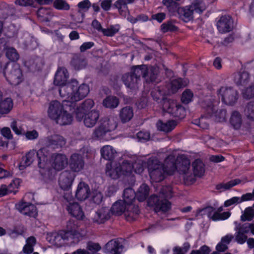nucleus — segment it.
<instances>
[{
    "mask_svg": "<svg viewBox=\"0 0 254 254\" xmlns=\"http://www.w3.org/2000/svg\"><path fill=\"white\" fill-rule=\"evenodd\" d=\"M147 164V162L142 160H138L136 161L133 165V169L134 172L137 174H141L142 173L144 169V166Z\"/></svg>",
    "mask_w": 254,
    "mask_h": 254,
    "instance_id": "60",
    "label": "nucleus"
},
{
    "mask_svg": "<svg viewBox=\"0 0 254 254\" xmlns=\"http://www.w3.org/2000/svg\"><path fill=\"white\" fill-rule=\"evenodd\" d=\"M108 133H109V132L106 131L103 127H101V126L99 125V126L94 130L93 136L98 139L108 140L110 139V137L107 136Z\"/></svg>",
    "mask_w": 254,
    "mask_h": 254,
    "instance_id": "50",
    "label": "nucleus"
},
{
    "mask_svg": "<svg viewBox=\"0 0 254 254\" xmlns=\"http://www.w3.org/2000/svg\"><path fill=\"white\" fill-rule=\"evenodd\" d=\"M13 107V102L10 98H6L0 100V114H8Z\"/></svg>",
    "mask_w": 254,
    "mask_h": 254,
    "instance_id": "32",
    "label": "nucleus"
},
{
    "mask_svg": "<svg viewBox=\"0 0 254 254\" xmlns=\"http://www.w3.org/2000/svg\"><path fill=\"white\" fill-rule=\"evenodd\" d=\"M215 211V208L210 206L206 207L201 210L202 215H205L207 216L208 218L212 220V217Z\"/></svg>",
    "mask_w": 254,
    "mask_h": 254,
    "instance_id": "62",
    "label": "nucleus"
},
{
    "mask_svg": "<svg viewBox=\"0 0 254 254\" xmlns=\"http://www.w3.org/2000/svg\"><path fill=\"white\" fill-rule=\"evenodd\" d=\"M162 108L163 111L167 112L174 117L182 118L185 116V109L174 100H163Z\"/></svg>",
    "mask_w": 254,
    "mask_h": 254,
    "instance_id": "11",
    "label": "nucleus"
},
{
    "mask_svg": "<svg viewBox=\"0 0 254 254\" xmlns=\"http://www.w3.org/2000/svg\"><path fill=\"white\" fill-rule=\"evenodd\" d=\"M177 125V122L174 120H170L166 123H163L161 121H159L156 123V127L159 130L168 132L174 129Z\"/></svg>",
    "mask_w": 254,
    "mask_h": 254,
    "instance_id": "30",
    "label": "nucleus"
},
{
    "mask_svg": "<svg viewBox=\"0 0 254 254\" xmlns=\"http://www.w3.org/2000/svg\"><path fill=\"white\" fill-rule=\"evenodd\" d=\"M94 106V102L92 99H87L79 106L75 109L74 107L71 108V112H74L75 118L78 121H81L86 112L89 111Z\"/></svg>",
    "mask_w": 254,
    "mask_h": 254,
    "instance_id": "16",
    "label": "nucleus"
},
{
    "mask_svg": "<svg viewBox=\"0 0 254 254\" xmlns=\"http://www.w3.org/2000/svg\"><path fill=\"white\" fill-rule=\"evenodd\" d=\"M229 123L234 129H240L243 124V118L241 113L236 110L232 111L230 114Z\"/></svg>",
    "mask_w": 254,
    "mask_h": 254,
    "instance_id": "25",
    "label": "nucleus"
},
{
    "mask_svg": "<svg viewBox=\"0 0 254 254\" xmlns=\"http://www.w3.org/2000/svg\"><path fill=\"white\" fill-rule=\"evenodd\" d=\"M172 188L170 186L162 187L158 195L154 194L150 197L148 204L154 207L156 212H167L171 209V203L167 199L172 196Z\"/></svg>",
    "mask_w": 254,
    "mask_h": 254,
    "instance_id": "5",
    "label": "nucleus"
},
{
    "mask_svg": "<svg viewBox=\"0 0 254 254\" xmlns=\"http://www.w3.org/2000/svg\"><path fill=\"white\" fill-rule=\"evenodd\" d=\"M121 171L118 164L114 166H112L111 163H107L106 166V174L113 179H117L121 176Z\"/></svg>",
    "mask_w": 254,
    "mask_h": 254,
    "instance_id": "29",
    "label": "nucleus"
},
{
    "mask_svg": "<svg viewBox=\"0 0 254 254\" xmlns=\"http://www.w3.org/2000/svg\"><path fill=\"white\" fill-rule=\"evenodd\" d=\"M91 193L89 185L85 182H80L77 185L75 191V197L80 201H84L87 199Z\"/></svg>",
    "mask_w": 254,
    "mask_h": 254,
    "instance_id": "23",
    "label": "nucleus"
},
{
    "mask_svg": "<svg viewBox=\"0 0 254 254\" xmlns=\"http://www.w3.org/2000/svg\"><path fill=\"white\" fill-rule=\"evenodd\" d=\"M84 124L88 127H93L97 123L100 116L99 112L93 110L84 115Z\"/></svg>",
    "mask_w": 254,
    "mask_h": 254,
    "instance_id": "26",
    "label": "nucleus"
},
{
    "mask_svg": "<svg viewBox=\"0 0 254 254\" xmlns=\"http://www.w3.org/2000/svg\"><path fill=\"white\" fill-rule=\"evenodd\" d=\"M102 157L106 160H112L116 157L117 151L110 145H105L101 149Z\"/></svg>",
    "mask_w": 254,
    "mask_h": 254,
    "instance_id": "36",
    "label": "nucleus"
},
{
    "mask_svg": "<svg viewBox=\"0 0 254 254\" xmlns=\"http://www.w3.org/2000/svg\"><path fill=\"white\" fill-rule=\"evenodd\" d=\"M10 126L13 132L17 135L24 134L25 133V125L19 120H13Z\"/></svg>",
    "mask_w": 254,
    "mask_h": 254,
    "instance_id": "46",
    "label": "nucleus"
},
{
    "mask_svg": "<svg viewBox=\"0 0 254 254\" xmlns=\"http://www.w3.org/2000/svg\"><path fill=\"white\" fill-rule=\"evenodd\" d=\"M54 6L59 10H67L70 8L69 5L64 0H56L54 2Z\"/></svg>",
    "mask_w": 254,
    "mask_h": 254,
    "instance_id": "59",
    "label": "nucleus"
},
{
    "mask_svg": "<svg viewBox=\"0 0 254 254\" xmlns=\"http://www.w3.org/2000/svg\"><path fill=\"white\" fill-rule=\"evenodd\" d=\"M50 152L46 147H42L37 151L36 150H30L22 157V161L19 166L20 169L30 166L36 158L38 159V165L39 168L44 171H49L50 168L48 163V157Z\"/></svg>",
    "mask_w": 254,
    "mask_h": 254,
    "instance_id": "3",
    "label": "nucleus"
},
{
    "mask_svg": "<svg viewBox=\"0 0 254 254\" xmlns=\"http://www.w3.org/2000/svg\"><path fill=\"white\" fill-rule=\"evenodd\" d=\"M133 116V111L131 107L126 106L123 108L120 112V118L123 123L129 121Z\"/></svg>",
    "mask_w": 254,
    "mask_h": 254,
    "instance_id": "37",
    "label": "nucleus"
},
{
    "mask_svg": "<svg viewBox=\"0 0 254 254\" xmlns=\"http://www.w3.org/2000/svg\"><path fill=\"white\" fill-rule=\"evenodd\" d=\"M135 73L137 75L142 76L148 83H158L160 80L159 78V70L157 66L137 65L135 66Z\"/></svg>",
    "mask_w": 254,
    "mask_h": 254,
    "instance_id": "9",
    "label": "nucleus"
},
{
    "mask_svg": "<svg viewBox=\"0 0 254 254\" xmlns=\"http://www.w3.org/2000/svg\"><path fill=\"white\" fill-rule=\"evenodd\" d=\"M43 144L46 146H52L58 148L65 144L64 137L58 134H53L44 138L42 140Z\"/></svg>",
    "mask_w": 254,
    "mask_h": 254,
    "instance_id": "19",
    "label": "nucleus"
},
{
    "mask_svg": "<svg viewBox=\"0 0 254 254\" xmlns=\"http://www.w3.org/2000/svg\"><path fill=\"white\" fill-rule=\"evenodd\" d=\"M139 211L138 207L136 205H130L127 206L125 213L126 219L129 222L135 220L138 217Z\"/></svg>",
    "mask_w": 254,
    "mask_h": 254,
    "instance_id": "28",
    "label": "nucleus"
},
{
    "mask_svg": "<svg viewBox=\"0 0 254 254\" xmlns=\"http://www.w3.org/2000/svg\"><path fill=\"white\" fill-rule=\"evenodd\" d=\"M68 239V233L64 231L51 233L47 234V241L52 245L61 247L64 245L65 241Z\"/></svg>",
    "mask_w": 254,
    "mask_h": 254,
    "instance_id": "13",
    "label": "nucleus"
},
{
    "mask_svg": "<svg viewBox=\"0 0 254 254\" xmlns=\"http://www.w3.org/2000/svg\"><path fill=\"white\" fill-rule=\"evenodd\" d=\"M135 66L131 69L130 73H127L122 76V79L126 86L132 90L138 88L141 75H137L135 73Z\"/></svg>",
    "mask_w": 254,
    "mask_h": 254,
    "instance_id": "15",
    "label": "nucleus"
},
{
    "mask_svg": "<svg viewBox=\"0 0 254 254\" xmlns=\"http://www.w3.org/2000/svg\"><path fill=\"white\" fill-rule=\"evenodd\" d=\"M149 192V187L146 184H142L140 186L136 193V197L139 201H143L148 197Z\"/></svg>",
    "mask_w": 254,
    "mask_h": 254,
    "instance_id": "45",
    "label": "nucleus"
},
{
    "mask_svg": "<svg viewBox=\"0 0 254 254\" xmlns=\"http://www.w3.org/2000/svg\"><path fill=\"white\" fill-rule=\"evenodd\" d=\"M16 209L21 213L35 218L38 214L36 206L29 202H20L15 204Z\"/></svg>",
    "mask_w": 254,
    "mask_h": 254,
    "instance_id": "18",
    "label": "nucleus"
},
{
    "mask_svg": "<svg viewBox=\"0 0 254 254\" xmlns=\"http://www.w3.org/2000/svg\"><path fill=\"white\" fill-rule=\"evenodd\" d=\"M247 233V230L243 225L237 230L235 236V241L239 244H244L248 239L246 235Z\"/></svg>",
    "mask_w": 254,
    "mask_h": 254,
    "instance_id": "42",
    "label": "nucleus"
},
{
    "mask_svg": "<svg viewBox=\"0 0 254 254\" xmlns=\"http://www.w3.org/2000/svg\"><path fill=\"white\" fill-rule=\"evenodd\" d=\"M68 77L67 70L63 67H59L55 74L54 83L56 85L61 87L64 86L67 83L66 82Z\"/></svg>",
    "mask_w": 254,
    "mask_h": 254,
    "instance_id": "24",
    "label": "nucleus"
},
{
    "mask_svg": "<svg viewBox=\"0 0 254 254\" xmlns=\"http://www.w3.org/2000/svg\"><path fill=\"white\" fill-rule=\"evenodd\" d=\"M75 176L68 171H64L61 173L59 178V184L60 187L64 190L70 188L74 180Z\"/></svg>",
    "mask_w": 254,
    "mask_h": 254,
    "instance_id": "21",
    "label": "nucleus"
},
{
    "mask_svg": "<svg viewBox=\"0 0 254 254\" xmlns=\"http://www.w3.org/2000/svg\"><path fill=\"white\" fill-rule=\"evenodd\" d=\"M86 248L88 251L94 254L100 251L101 247L98 243L89 242L87 244Z\"/></svg>",
    "mask_w": 254,
    "mask_h": 254,
    "instance_id": "64",
    "label": "nucleus"
},
{
    "mask_svg": "<svg viewBox=\"0 0 254 254\" xmlns=\"http://www.w3.org/2000/svg\"><path fill=\"white\" fill-rule=\"evenodd\" d=\"M134 0H117L114 4L115 6L119 9V11L121 12V9L122 7L127 9V4L131 3L134 1Z\"/></svg>",
    "mask_w": 254,
    "mask_h": 254,
    "instance_id": "61",
    "label": "nucleus"
},
{
    "mask_svg": "<svg viewBox=\"0 0 254 254\" xmlns=\"http://www.w3.org/2000/svg\"><path fill=\"white\" fill-rule=\"evenodd\" d=\"M120 29V26L119 24L110 25L107 28H104L102 33L104 36L112 37L119 31Z\"/></svg>",
    "mask_w": 254,
    "mask_h": 254,
    "instance_id": "52",
    "label": "nucleus"
},
{
    "mask_svg": "<svg viewBox=\"0 0 254 254\" xmlns=\"http://www.w3.org/2000/svg\"><path fill=\"white\" fill-rule=\"evenodd\" d=\"M244 113L248 120L254 121V101L249 102L246 105Z\"/></svg>",
    "mask_w": 254,
    "mask_h": 254,
    "instance_id": "49",
    "label": "nucleus"
},
{
    "mask_svg": "<svg viewBox=\"0 0 254 254\" xmlns=\"http://www.w3.org/2000/svg\"><path fill=\"white\" fill-rule=\"evenodd\" d=\"M71 64L75 69L79 70L84 68L86 66L87 62L83 58L76 56L72 60Z\"/></svg>",
    "mask_w": 254,
    "mask_h": 254,
    "instance_id": "51",
    "label": "nucleus"
},
{
    "mask_svg": "<svg viewBox=\"0 0 254 254\" xmlns=\"http://www.w3.org/2000/svg\"><path fill=\"white\" fill-rule=\"evenodd\" d=\"M190 160L184 155L178 156L176 159L173 155H169L165 159V165L168 175H172L176 170L184 175L185 183L188 184L193 183L195 179L194 176L190 173Z\"/></svg>",
    "mask_w": 254,
    "mask_h": 254,
    "instance_id": "2",
    "label": "nucleus"
},
{
    "mask_svg": "<svg viewBox=\"0 0 254 254\" xmlns=\"http://www.w3.org/2000/svg\"><path fill=\"white\" fill-rule=\"evenodd\" d=\"M203 108H206V112L210 116L214 115L215 120L218 122L225 121L226 118V110L220 109L216 110V106L210 100L206 101L202 104Z\"/></svg>",
    "mask_w": 254,
    "mask_h": 254,
    "instance_id": "12",
    "label": "nucleus"
},
{
    "mask_svg": "<svg viewBox=\"0 0 254 254\" xmlns=\"http://www.w3.org/2000/svg\"><path fill=\"white\" fill-rule=\"evenodd\" d=\"M194 177H201L205 172L204 164L200 159L195 160L192 164Z\"/></svg>",
    "mask_w": 254,
    "mask_h": 254,
    "instance_id": "35",
    "label": "nucleus"
},
{
    "mask_svg": "<svg viewBox=\"0 0 254 254\" xmlns=\"http://www.w3.org/2000/svg\"><path fill=\"white\" fill-rule=\"evenodd\" d=\"M50 163L55 170L61 171L67 166L68 158L64 154L54 153L50 157Z\"/></svg>",
    "mask_w": 254,
    "mask_h": 254,
    "instance_id": "14",
    "label": "nucleus"
},
{
    "mask_svg": "<svg viewBox=\"0 0 254 254\" xmlns=\"http://www.w3.org/2000/svg\"><path fill=\"white\" fill-rule=\"evenodd\" d=\"M110 217L109 209L107 208H103L96 212L94 220L98 224H102L109 219Z\"/></svg>",
    "mask_w": 254,
    "mask_h": 254,
    "instance_id": "34",
    "label": "nucleus"
},
{
    "mask_svg": "<svg viewBox=\"0 0 254 254\" xmlns=\"http://www.w3.org/2000/svg\"><path fill=\"white\" fill-rule=\"evenodd\" d=\"M101 127H103L106 131L110 132L114 130L117 127V123L113 117H104L101 120Z\"/></svg>",
    "mask_w": 254,
    "mask_h": 254,
    "instance_id": "27",
    "label": "nucleus"
},
{
    "mask_svg": "<svg viewBox=\"0 0 254 254\" xmlns=\"http://www.w3.org/2000/svg\"><path fill=\"white\" fill-rule=\"evenodd\" d=\"M187 80L181 78L172 80L170 82V90L172 93H176L180 88L184 87L188 84Z\"/></svg>",
    "mask_w": 254,
    "mask_h": 254,
    "instance_id": "39",
    "label": "nucleus"
},
{
    "mask_svg": "<svg viewBox=\"0 0 254 254\" xmlns=\"http://www.w3.org/2000/svg\"><path fill=\"white\" fill-rule=\"evenodd\" d=\"M205 8L206 6L203 2L198 1L189 6L180 8L178 9V15L184 22H188L193 19L194 12L201 13Z\"/></svg>",
    "mask_w": 254,
    "mask_h": 254,
    "instance_id": "8",
    "label": "nucleus"
},
{
    "mask_svg": "<svg viewBox=\"0 0 254 254\" xmlns=\"http://www.w3.org/2000/svg\"><path fill=\"white\" fill-rule=\"evenodd\" d=\"M254 218V209L252 207L246 208L241 216L242 221H250Z\"/></svg>",
    "mask_w": 254,
    "mask_h": 254,
    "instance_id": "53",
    "label": "nucleus"
},
{
    "mask_svg": "<svg viewBox=\"0 0 254 254\" xmlns=\"http://www.w3.org/2000/svg\"><path fill=\"white\" fill-rule=\"evenodd\" d=\"M6 56L11 61H16L19 58V54L16 50L12 47L6 49Z\"/></svg>",
    "mask_w": 254,
    "mask_h": 254,
    "instance_id": "55",
    "label": "nucleus"
},
{
    "mask_svg": "<svg viewBox=\"0 0 254 254\" xmlns=\"http://www.w3.org/2000/svg\"><path fill=\"white\" fill-rule=\"evenodd\" d=\"M217 95L222 102L228 105H233L238 99L236 89L229 86H222L217 90Z\"/></svg>",
    "mask_w": 254,
    "mask_h": 254,
    "instance_id": "10",
    "label": "nucleus"
},
{
    "mask_svg": "<svg viewBox=\"0 0 254 254\" xmlns=\"http://www.w3.org/2000/svg\"><path fill=\"white\" fill-rule=\"evenodd\" d=\"M71 224L69 222L67 225L68 230L67 231L68 233V236H72L73 239H77L79 240L80 238H83L86 235V230L84 229L79 228L77 226H74L73 227L69 228V226Z\"/></svg>",
    "mask_w": 254,
    "mask_h": 254,
    "instance_id": "33",
    "label": "nucleus"
},
{
    "mask_svg": "<svg viewBox=\"0 0 254 254\" xmlns=\"http://www.w3.org/2000/svg\"><path fill=\"white\" fill-rule=\"evenodd\" d=\"M243 96L246 99H251L254 97V85H252L245 89L243 91Z\"/></svg>",
    "mask_w": 254,
    "mask_h": 254,
    "instance_id": "63",
    "label": "nucleus"
},
{
    "mask_svg": "<svg viewBox=\"0 0 254 254\" xmlns=\"http://www.w3.org/2000/svg\"><path fill=\"white\" fill-rule=\"evenodd\" d=\"M217 28L221 33L231 31L233 28V21L229 15H224L220 17L217 23Z\"/></svg>",
    "mask_w": 254,
    "mask_h": 254,
    "instance_id": "20",
    "label": "nucleus"
},
{
    "mask_svg": "<svg viewBox=\"0 0 254 254\" xmlns=\"http://www.w3.org/2000/svg\"><path fill=\"white\" fill-rule=\"evenodd\" d=\"M127 207V205L123 200H119L114 203L112 208L111 211L113 213L116 215H121L125 211Z\"/></svg>",
    "mask_w": 254,
    "mask_h": 254,
    "instance_id": "40",
    "label": "nucleus"
},
{
    "mask_svg": "<svg viewBox=\"0 0 254 254\" xmlns=\"http://www.w3.org/2000/svg\"><path fill=\"white\" fill-rule=\"evenodd\" d=\"M19 183V180L16 179L15 180H12V182H11L8 186V188L5 185H2L0 187V197L4 196L7 194L11 190H10L11 188L13 187V185H15L16 183Z\"/></svg>",
    "mask_w": 254,
    "mask_h": 254,
    "instance_id": "57",
    "label": "nucleus"
},
{
    "mask_svg": "<svg viewBox=\"0 0 254 254\" xmlns=\"http://www.w3.org/2000/svg\"><path fill=\"white\" fill-rule=\"evenodd\" d=\"M249 80L250 75L248 72H240L234 75V81L237 85H245Z\"/></svg>",
    "mask_w": 254,
    "mask_h": 254,
    "instance_id": "38",
    "label": "nucleus"
},
{
    "mask_svg": "<svg viewBox=\"0 0 254 254\" xmlns=\"http://www.w3.org/2000/svg\"><path fill=\"white\" fill-rule=\"evenodd\" d=\"M118 164L121 172V176H127L132 173L133 167V164L128 161H124L122 164L120 163Z\"/></svg>",
    "mask_w": 254,
    "mask_h": 254,
    "instance_id": "47",
    "label": "nucleus"
},
{
    "mask_svg": "<svg viewBox=\"0 0 254 254\" xmlns=\"http://www.w3.org/2000/svg\"><path fill=\"white\" fill-rule=\"evenodd\" d=\"M136 193L131 188H127L124 190L123 193V201L128 206L133 205L132 202L135 199Z\"/></svg>",
    "mask_w": 254,
    "mask_h": 254,
    "instance_id": "44",
    "label": "nucleus"
},
{
    "mask_svg": "<svg viewBox=\"0 0 254 254\" xmlns=\"http://www.w3.org/2000/svg\"><path fill=\"white\" fill-rule=\"evenodd\" d=\"M69 165L72 172L78 173L81 171L85 166L83 157L79 153L72 154L69 158Z\"/></svg>",
    "mask_w": 254,
    "mask_h": 254,
    "instance_id": "17",
    "label": "nucleus"
},
{
    "mask_svg": "<svg viewBox=\"0 0 254 254\" xmlns=\"http://www.w3.org/2000/svg\"><path fill=\"white\" fill-rule=\"evenodd\" d=\"M122 248V246L115 240L110 241L105 246L106 253L109 254H121L119 250Z\"/></svg>",
    "mask_w": 254,
    "mask_h": 254,
    "instance_id": "31",
    "label": "nucleus"
},
{
    "mask_svg": "<svg viewBox=\"0 0 254 254\" xmlns=\"http://www.w3.org/2000/svg\"><path fill=\"white\" fill-rule=\"evenodd\" d=\"M240 183L241 180L239 179L232 180L227 183H222L218 184L216 186V189L221 190H229L233 187L240 184Z\"/></svg>",
    "mask_w": 254,
    "mask_h": 254,
    "instance_id": "48",
    "label": "nucleus"
},
{
    "mask_svg": "<svg viewBox=\"0 0 254 254\" xmlns=\"http://www.w3.org/2000/svg\"><path fill=\"white\" fill-rule=\"evenodd\" d=\"M66 209L68 213L72 217L78 220H82L84 217V214L79 204L77 202L66 203Z\"/></svg>",
    "mask_w": 254,
    "mask_h": 254,
    "instance_id": "22",
    "label": "nucleus"
},
{
    "mask_svg": "<svg viewBox=\"0 0 254 254\" xmlns=\"http://www.w3.org/2000/svg\"><path fill=\"white\" fill-rule=\"evenodd\" d=\"M147 166L150 179L154 182H160L165 178V173L167 174L165 160L163 164L156 158L151 157L147 161Z\"/></svg>",
    "mask_w": 254,
    "mask_h": 254,
    "instance_id": "6",
    "label": "nucleus"
},
{
    "mask_svg": "<svg viewBox=\"0 0 254 254\" xmlns=\"http://www.w3.org/2000/svg\"><path fill=\"white\" fill-rule=\"evenodd\" d=\"M4 76L11 85H17L22 82L23 74L19 64L17 63H8L4 70Z\"/></svg>",
    "mask_w": 254,
    "mask_h": 254,
    "instance_id": "7",
    "label": "nucleus"
},
{
    "mask_svg": "<svg viewBox=\"0 0 254 254\" xmlns=\"http://www.w3.org/2000/svg\"><path fill=\"white\" fill-rule=\"evenodd\" d=\"M161 30L163 33L174 32L178 30V27L173 21H168L161 25Z\"/></svg>",
    "mask_w": 254,
    "mask_h": 254,
    "instance_id": "54",
    "label": "nucleus"
},
{
    "mask_svg": "<svg viewBox=\"0 0 254 254\" xmlns=\"http://www.w3.org/2000/svg\"><path fill=\"white\" fill-rule=\"evenodd\" d=\"M59 91L64 101L70 102L69 110L71 111V108L75 106L74 103L86 97L90 92V88L87 84L83 83L79 85L76 80L72 79L64 86L60 87Z\"/></svg>",
    "mask_w": 254,
    "mask_h": 254,
    "instance_id": "1",
    "label": "nucleus"
},
{
    "mask_svg": "<svg viewBox=\"0 0 254 254\" xmlns=\"http://www.w3.org/2000/svg\"><path fill=\"white\" fill-rule=\"evenodd\" d=\"M67 108H69L68 105L64 107L60 102L53 101L49 104L48 115L51 119L61 126L69 125L72 121V116L68 113Z\"/></svg>",
    "mask_w": 254,
    "mask_h": 254,
    "instance_id": "4",
    "label": "nucleus"
},
{
    "mask_svg": "<svg viewBox=\"0 0 254 254\" xmlns=\"http://www.w3.org/2000/svg\"><path fill=\"white\" fill-rule=\"evenodd\" d=\"M163 4L166 6L168 11L171 15H176L178 14V9L181 8L178 2L173 0H163Z\"/></svg>",
    "mask_w": 254,
    "mask_h": 254,
    "instance_id": "41",
    "label": "nucleus"
},
{
    "mask_svg": "<svg viewBox=\"0 0 254 254\" xmlns=\"http://www.w3.org/2000/svg\"><path fill=\"white\" fill-rule=\"evenodd\" d=\"M193 94L190 89L185 90L182 93L181 101L184 104H188L191 101Z\"/></svg>",
    "mask_w": 254,
    "mask_h": 254,
    "instance_id": "58",
    "label": "nucleus"
},
{
    "mask_svg": "<svg viewBox=\"0 0 254 254\" xmlns=\"http://www.w3.org/2000/svg\"><path fill=\"white\" fill-rule=\"evenodd\" d=\"M231 212L229 211L218 212L215 211L212 217V221H218L220 220H224L230 217L231 216Z\"/></svg>",
    "mask_w": 254,
    "mask_h": 254,
    "instance_id": "56",
    "label": "nucleus"
},
{
    "mask_svg": "<svg viewBox=\"0 0 254 254\" xmlns=\"http://www.w3.org/2000/svg\"><path fill=\"white\" fill-rule=\"evenodd\" d=\"M119 104V99L114 96H107L103 101V105L106 108L114 109L117 108Z\"/></svg>",
    "mask_w": 254,
    "mask_h": 254,
    "instance_id": "43",
    "label": "nucleus"
}]
</instances>
